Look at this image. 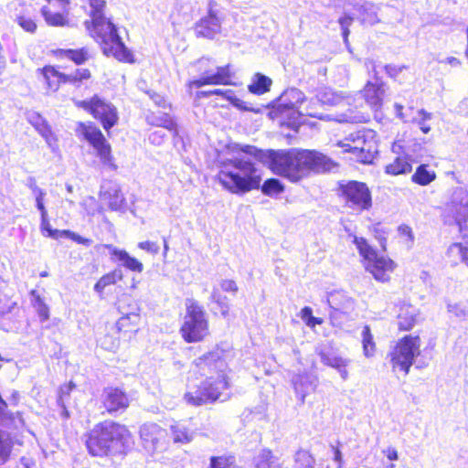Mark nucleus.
<instances>
[{
    "mask_svg": "<svg viewBox=\"0 0 468 468\" xmlns=\"http://www.w3.org/2000/svg\"><path fill=\"white\" fill-rule=\"evenodd\" d=\"M239 151L248 156H235L229 161L226 170L218 175L221 185L232 193H244L258 188L261 172L250 157L255 158L274 175L296 183L310 172H329L337 166L327 155L316 151L299 148L259 149L253 145H240Z\"/></svg>",
    "mask_w": 468,
    "mask_h": 468,
    "instance_id": "f257e3e1",
    "label": "nucleus"
},
{
    "mask_svg": "<svg viewBox=\"0 0 468 468\" xmlns=\"http://www.w3.org/2000/svg\"><path fill=\"white\" fill-rule=\"evenodd\" d=\"M132 442V434L127 427L112 420L95 425L86 439L89 452L100 457L123 453Z\"/></svg>",
    "mask_w": 468,
    "mask_h": 468,
    "instance_id": "f03ea898",
    "label": "nucleus"
},
{
    "mask_svg": "<svg viewBox=\"0 0 468 468\" xmlns=\"http://www.w3.org/2000/svg\"><path fill=\"white\" fill-rule=\"evenodd\" d=\"M84 24L90 35L101 43L104 55L114 57L120 61L133 62L132 52L125 47L111 19L103 16L98 25L89 20Z\"/></svg>",
    "mask_w": 468,
    "mask_h": 468,
    "instance_id": "7ed1b4c3",
    "label": "nucleus"
},
{
    "mask_svg": "<svg viewBox=\"0 0 468 468\" xmlns=\"http://www.w3.org/2000/svg\"><path fill=\"white\" fill-rule=\"evenodd\" d=\"M339 145L350 154L351 160L366 165L373 163L378 153L377 133L369 129L351 133Z\"/></svg>",
    "mask_w": 468,
    "mask_h": 468,
    "instance_id": "20e7f679",
    "label": "nucleus"
},
{
    "mask_svg": "<svg viewBox=\"0 0 468 468\" xmlns=\"http://www.w3.org/2000/svg\"><path fill=\"white\" fill-rule=\"evenodd\" d=\"M228 388L229 383L224 376L218 378L209 376L199 386L188 390L184 399L188 405L195 407L212 403L218 399L224 401L229 398L223 393Z\"/></svg>",
    "mask_w": 468,
    "mask_h": 468,
    "instance_id": "39448f33",
    "label": "nucleus"
},
{
    "mask_svg": "<svg viewBox=\"0 0 468 468\" xmlns=\"http://www.w3.org/2000/svg\"><path fill=\"white\" fill-rule=\"evenodd\" d=\"M420 354L419 336L406 335L401 338L388 354L393 371H402L408 375L415 357Z\"/></svg>",
    "mask_w": 468,
    "mask_h": 468,
    "instance_id": "423d86ee",
    "label": "nucleus"
},
{
    "mask_svg": "<svg viewBox=\"0 0 468 468\" xmlns=\"http://www.w3.org/2000/svg\"><path fill=\"white\" fill-rule=\"evenodd\" d=\"M183 338L188 342L202 340L208 333L207 321L201 306L191 302L186 306V314L181 327Z\"/></svg>",
    "mask_w": 468,
    "mask_h": 468,
    "instance_id": "0eeeda50",
    "label": "nucleus"
},
{
    "mask_svg": "<svg viewBox=\"0 0 468 468\" xmlns=\"http://www.w3.org/2000/svg\"><path fill=\"white\" fill-rule=\"evenodd\" d=\"M285 96H290L295 100V102H285L284 96L282 98V101L277 105L274 113L281 118H287L289 121V124L295 126L300 122V118L302 115H308L311 117H315L319 119H324L323 115L318 114L314 110V106L318 104V99L315 101H311L309 105L303 109V111H299L295 107V103H303L304 95L299 90H292Z\"/></svg>",
    "mask_w": 468,
    "mask_h": 468,
    "instance_id": "6e6552de",
    "label": "nucleus"
},
{
    "mask_svg": "<svg viewBox=\"0 0 468 468\" xmlns=\"http://www.w3.org/2000/svg\"><path fill=\"white\" fill-rule=\"evenodd\" d=\"M76 105L90 112L94 118L99 119L106 131H109L118 122L117 109L97 95L90 100L77 101Z\"/></svg>",
    "mask_w": 468,
    "mask_h": 468,
    "instance_id": "1a4fd4ad",
    "label": "nucleus"
},
{
    "mask_svg": "<svg viewBox=\"0 0 468 468\" xmlns=\"http://www.w3.org/2000/svg\"><path fill=\"white\" fill-rule=\"evenodd\" d=\"M78 132L93 146L103 165L116 168L112 163L111 145L98 127L91 123H80Z\"/></svg>",
    "mask_w": 468,
    "mask_h": 468,
    "instance_id": "9d476101",
    "label": "nucleus"
},
{
    "mask_svg": "<svg viewBox=\"0 0 468 468\" xmlns=\"http://www.w3.org/2000/svg\"><path fill=\"white\" fill-rule=\"evenodd\" d=\"M167 437L166 430L156 423H144L140 428L143 447L151 454L162 452L167 448Z\"/></svg>",
    "mask_w": 468,
    "mask_h": 468,
    "instance_id": "9b49d317",
    "label": "nucleus"
},
{
    "mask_svg": "<svg viewBox=\"0 0 468 468\" xmlns=\"http://www.w3.org/2000/svg\"><path fill=\"white\" fill-rule=\"evenodd\" d=\"M365 66L369 73H372L374 80H368L363 90L366 102L374 112H378L383 102L385 94L384 83L378 77L377 64L373 59H367Z\"/></svg>",
    "mask_w": 468,
    "mask_h": 468,
    "instance_id": "f8f14e48",
    "label": "nucleus"
},
{
    "mask_svg": "<svg viewBox=\"0 0 468 468\" xmlns=\"http://www.w3.org/2000/svg\"><path fill=\"white\" fill-rule=\"evenodd\" d=\"M331 309L329 317L334 326H341L354 311V301L341 292H331L327 298Z\"/></svg>",
    "mask_w": 468,
    "mask_h": 468,
    "instance_id": "ddd939ff",
    "label": "nucleus"
},
{
    "mask_svg": "<svg viewBox=\"0 0 468 468\" xmlns=\"http://www.w3.org/2000/svg\"><path fill=\"white\" fill-rule=\"evenodd\" d=\"M194 365L197 372L202 376L216 373L218 375L217 378L219 376H224L226 378L224 371L227 365L222 358V352L219 350H214L205 354L196 359ZM210 376L214 378L213 375Z\"/></svg>",
    "mask_w": 468,
    "mask_h": 468,
    "instance_id": "4468645a",
    "label": "nucleus"
},
{
    "mask_svg": "<svg viewBox=\"0 0 468 468\" xmlns=\"http://www.w3.org/2000/svg\"><path fill=\"white\" fill-rule=\"evenodd\" d=\"M215 6L216 2L209 0L207 15L197 22L195 27L197 37L212 39L221 32V19L218 17Z\"/></svg>",
    "mask_w": 468,
    "mask_h": 468,
    "instance_id": "2eb2a0df",
    "label": "nucleus"
},
{
    "mask_svg": "<svg viewBox=\"0 0 468 468\" xmlns=\"http://www.w3.org/2000/svg\"><path fill=\"white\" fill-rule=\"evenodd\" d=\"M339 189L346 202L353 205H371V193L365 183L349 181L341 185Z\"/></svg>",
    "mask_w": 468,
    "mask_h": 468,
    "instance_id": "dca6fc26",
    "label": "nucleus"
},
{
    "mask_svg": "<svg viewBox=\"0 0 468 468\" xmlns=\"http://www.w3.org/2000/svg\"><path fill=\"white\" fill-rule=\"evenodd\" d=\"M118 311L121 314L116 324L119 330L126 329L130 324H138L139 306L130 296H123L119 300Z\"/></svg>",
    "mask_w": 468,
    "mask_h": 468,
    "instance_id": "f3484780",
    "label": "nucleus"
},
{
    "mask_svg": "<svg viewBox=\"0 0 468 468\" xmlns=\"http://www.w3.org/2000/svg\"><path fill=\"white\" fill-rule=\"evenodd\" d=\"M395 267L396 264L392 260L378 255L366 264L367 271L372 273L376 280L382 282L389 280Z\"/></svg>",
    "mask_w": 468,
    "mask_h": 468,
    "instance_id": "a211bd4d",
    "label": "nucleus"
},
{
    "mask_svg": "<svg viewBox=\"0 0 468 468\" xmlns=\"http://www.w3.org/2000/svg\"><path fill=\"white\" fill-rule=\"evenodd\" d=\"M101 401L109 413L124 410L129 406L126 394L116 388H107L101 395Z\"/></svg>",
    "mask_w": 468,
    "mask_h": 468,
    "instance_id": "6ab92c4d",
    "label": "nucleus"
},
{
    "mask_svg": "<svg viewBox=\"0 0 468 468\" xmlns=\"http://www.w3.org/2000/svg\"><path fill=\"white\" fill-rule=\"evenodd\" d=\"M231 73L229 65L218 67L216 73L209 74L207 72L198 80L189 82L190 87L200 88L205 85H228L230 84Z\"/></svg>",
    "mask_w": 468,
    "mask_h": 468,
    "instance_id": "aec40b11",
    "label": "nucleus"
},
{
    "mask_svg": "<svg viewBox=\"0 0 468 468\" xmlns=\"http://www.w3.org/2000/svg\"><path fill=\"white\" fill-rule=\"evenodd\" d=\"M318 356L324 365L336 369L343 380H346L348 378L349 375L346 370V367L350 364V360L348 358L339 356L334 352L324 349L318 351Z\"/></svg>",
    "mask_w": 468,
    "mask_h": 468,
    "instance_id": "412c9836",
    "label": "nucleus"
},
{
    "mask_svg": "<svg viewBox=\"0 0 468 468\" xmlns=\"http://www.w3.org/2000/svg\"><path fill=\"white\" fill-rule=\"evenodd\" d=\"M253 464L255 468H282L283 462L270 449L263 448L254 456Z\"/></svg>",
    "mask_w": 468,
    "mask_h": 468,
    "instance_id": "4be33fe9",
    "label": "nucleus"
},
{
    "mask_svg": "<svg viewBox=\"0 0 468 468\" xmlns=\"http://www.w3.org/2000/svg\"><path fill=\"white\" fill-rule=\"evenodd\" d=\"M418 310L410 304H403L398 314V324L400 330H410L416 324Z\"/></svg>",
    "mask_w": 468,
    "mask_h": 468,
    "instance_id": "5701e85b",
    "label": "nucleus"
},
{
    "mask_svg": "<svg viewBox=\"0 0 468 468\" xmlns=\"http://www.w3.org/2000/svg\"><path fill=\"white\" fill-rule=\"evenodd\" d=\"M107 248L111 250L112 255L115 256L118 261L122 262L125 268L136 272L143 271V264L137 259L131 257L126 250H119L112 245H108Z\"/></svg>",
    "mask_w": 468,
    "mask_h": 468,
    "instance_id": "b1692460",
    "label": "nucleus"
},
{
    "mask_svg": "<svg viewBox=\"0 0 468 468\" xmlns=\"http://www.w3.org/2000/svg\"><path fill=\"white\" fill-rule=\"evenodd\" d=\"M452 219L463 239H468V207H452Z\"/></svg>",
    "mask_w": 468,
    "mask_h": 468,
    "instance_id": "393cba45",
    "label": "nucleus"
},
{
    "mask_svg": "<svg viewBox=\"0 0 468 468\" xmlns=\"http://www.w3.org/2000/svg\"><path fill=\"white\" fill-rule=\"evenodd\" d=\"M293 387L296 394L299 396L302 402H304L305 397L310 390L314 389V381L310 380V377L307 374L298 375L293 380Z\"/></svg>",
    "mask_w": 468,
    "mask_h": 468,
    "instance_id": "a878e982",
    "label": "nucleus"
},
{
    "mask_svg": "<svg viewBox=\"0 0 468 468\" xmlns=\"http://www.w3.org/2000/svg\"><path fill=\"white\" fill-rule=\"evenodd\" d=\"M41 213V232L44 236L49 237L55 239L66 237L70 234L69 230H58L53 229L50 226L49 219L48 218V212L45 207H38Z\"/></svg>",
    "mask_w": 468,
    "mask_h": 468,
    "instance_id": "bb28decb",
    "label": "nucleus"
},
{
    "mask_svg": "<svg viewBox=\"0 0 468 468\" xmlns=\"http://www.w3.org/2000/svg\"><path fill=\"white\" fill-rule=\"evenodd\" d=\"M101 197L107 205H122V203L120 190L118 186L112 183H106L101 186Z\"/></svg>",
    "mask_w": 468,
    "mask_h": 468,
    "instance_id": "cd10ccee",
    "label": "nucleus"
},
{
    "mask_svg": "<svg viewBox=\"0 0 468 468\" xmlns=\"http://www.w3.org/2000/svg\"><path fill=\"white\" fill-rule=\"evenodd\" d=\"M171 433L175 443H189L195 437V432L182 423L172 425Z\"/></svg>",
    "mask_w": 468,
    "mask_h": 468,
    "instance_id": "c85d7f7f",
    "label": "nucleus"
},
{
    "mask_svg": "<svg viewBox=\"0 0 468 468\" xmlns=\"http://www.w3.org/2000/svg\"><path fill=\"white\" fill-rule=\"evenodd\" d=\"M37 15L34 10L27 9L17 15L15 21L27 33H35L37 26L36 23Z\"/></svg>",
    "mask_w": 468,
    "mask_h": 468,
    "instance_id": "c756f323",
    "label": "nucleus"
},
{
    "mask_svg": "<svg viewBox=\"0 0 468 468\" xmlns=\"http://www.w3.org/2000/svg\"><path fill=\"white\" fill-rule=\"evenodd\" d=\"M412 166L407 157L398 156L394 161L386 165V173L392 176L408 174L411 171Z\"/></svg>",
    "mask_w": 468,
    "mask_h": 468,
    "instance_id": "7c9ffc66",
    "label": "nucleus"
},
{
    "mask_svg": "<svg viewBox=\"0 0 468 468\" xmlns=\"http://www.w3.org/2000/svg\"><path fill=\"white\" fill-rule=\"evenodd\" d=\"M436 178V174L428 165H420L412 175V181L420 186H427Z\"/></svg>",
    "mask_w": 468,
    "mask_h": 468,
    "instance_id": "2f4dec72",
    "label": "nucleus"
},
{
    "mask_svg": "<svg viewBox=\"0 0 468 468\" xmlns=\"http://www.w3.org/2000/svg\"><path fill=\"white\" fill-rule=\"evenodd\" d=\"M122 271L115 269L112 271L103 275L94 285V291L101 294L107 286L115 284L118 281L122 280Z\"/></svg>",
    "mask_w": 468,
    "mask_h": 468,
    "instance_id": "473e14b6",
    "label": "nucleus"
},
{
    "mask_svg": "<svg viewBox=\"0 0 468 468\" xmlns=\"http://www.w3.org/2000/svg\"><path fill=\"white\" fill-rule=\"evenodd\" d=\"M58 55L60 58H68L78 65L83 64L90 58L89 50L86 48L79 49H59Z\"/></svg>",
    "mask_w": 468,
    "mask_h": 468,
    "instance_id": "72a5a7b5",
    "label": "nucleus"
},
{
    "mask_svg": "<svg viewBox=\"0 0 468 468\" xmlns=\"http://www.w3.org/2000/svg\"><path fill=\"white\" fill-rule=\"evenodd\" d=\"M271 80L261 73L255 74L253 81L249 85V90L253 94H263L270 90Z\"/></svg>",
    "mask_w": 468,
    "mask_h": 468,
    "instance_id": "f704fd0d",
    "label": "nucleus"
},
{
    "mask_svg": "<svg viewBox=\"0 0 468 468\" xmlns=\"http://www.w3.org/2000/svg\"><path fill=\"white\" fill-rule=\"evenodd\" d=\"M43 75L46 80L48 89L56 91L60 83H65L62 80V72L56 70L53 67H45L43 69Z\"/></svg>",
    "mask_w": 468,
    "mask_h": 468,
    "instance_id": "c9c22d12",
    "label": "nucleus"
},
{
    "mask_svg": "<svg viewBox=\"0 0 468 468\" xmlns=\"http://www.w3.org/2000/svg\"><path fill=\"white\" fill-rule=\"evenodd\" d=\"M352 242L356 245L359 251V254L367 261L372 260L376 255V251L371 248L367 241L362 237H356L355 235L350 236Z\"/></svg>",
    "mask_w": 468,
    "mask_h": 468,
    "instance_id": "e433bc0d",
    "label": "nucleus"
},
{
    "mask_svg": "<svg viewBox=\"0 0 468 468\" xmlns=\"http://www.w3.org/2000/svg\"><path fill=\"white\" fill-rule=\"evenodd\" d=\"M42 16L48 25L52 27H63L68 24L67 16L61 13L51 12L47 6L41 9Z\"/></svg>",
    "mask_w": 468,
    "mask_h": 468,
    "instance_id": "4c0bfd02",
    "label": "nucleus"
},
{
    "mask_svg": "<svg viewBox=\"0 0 468 468\" xmlns=\"http://www.w3.org/2000/svg\"><path fill=\"white\" fill-rule=\"evenodd\" d=\"M362 345L365 356L372 357L375 355L376 344L368 325L364 326L362 330Z\"/></svg>",
    "mask_w": 468,
    "mask_h": 468,
    "instance_id": "58836bf2",
    "label": "nucleus"
},
{
    "mask_svg": "<svg viewBox=\"0 0 468 468\" xmlns=\"http://www.w3.org/2000/svg\"><path fill=\"white\" fill-rule=\"evenodd\" d=\"M13 442L10 437L0 431V466L5 464L10 457Z\"/></svg>",
    "mask_w": 468,
    "mask_h": 468,
    "instance_id": "ea45409f",
    "label": "nucleus"
},
{
    "mask_svg": "<svg viewBox=\"0 0 468 468\" xmlns=\"http://www.w3.org/2000/svg\"><path fill=\"white\" fill-rule=\"evenodd\" d=\"M33 297V306L36 309L41 322H45L49 318V308L44 300L37 293L36 291L31 292Z\"/></svg>",
    "mask_w": 468,
    "mask_h": 468,
    "instance_id": "a19ab883",
    "label": "nucleus"
},
{
    "mask_svg": "<svg viewBox=\"0 0 468 468\" xmlns=\"http://www.w3.org/2000/svg\"><path fill=\"white\" fill-rule=\"evenodd\" d=\"M90 7V20L95 21L98 25L100 21H101L104 16V9L106 7V2L104 0H88Z\"/></svg>",
    "mask_w": 468,
    "mask_h": 468,
    "instance_id": "79ce46f5",
    "label": "nucleus"
},
{
    "mask_svg": "<svg viewBox=\"0 0 468 468\" xmlns=\"http://www.w3.org/2000/svg\"><path fill=\"white\" fill-rule=\"evenodd\" d=\"M294 462L297 468H314L315 459L304 450H299L294 455Z\"/></svg>",
    "mask_w": 468,
    "mask_h": 468,
    "instance_id": "37998d69",
    "label": "nucleus"
},
{
    "mask_svg": "<svg viewBox=\"0 0 468 468\" xmlns=\"http://www.w3.org/2000/svg\"><path fill=\"white\" fill-rule=\"evenodd\" d=\"M90 78V72L88 69H78L74 72L66 74L63 73L62 80L66 83L79 84L85 80Z\"/></svg>",
    "mask_w": 468,
    "mask_h": 468,
    "instance_id": "c03bdc74",
    "label": "nucleus"
},
{
    "mask_svg": "<svg viewBox=\"0 0 468 468\" xmlns=\"http://www.w3.org/2000/svg\"><path fill=\"white\" fill-rule=\"evenodd\" d=\"M432 114L426 112L424 109L418 111V116L412 119V122L416 123L423 133H428L431 131V126L427 123L431 120Z\"/></svg>",
    "mask_w": 468,
    "mask_h": 468,
    "instance_id": "a18cd8bd",
    "label": "nucleus"
},
{
    "mask_svg": "<svg viewBox=\"0 0 468 468\" xmlns=\"http://www.w3.org/2000/svg\"><path fill=\"white\" fill-rule=\"evenodd\" d=\"M261 190L265 195H277L283 191V185L279 179L271 178L263 183Z\"/></svg>",
    "mask_w": 468,
    "mask_h": 468,
    "instance_id": "49530a36",
    "label": "nucleus"
},
{
    "mask_svg": "<svg viewBox=\"0 0 468 468\" xmlns=\"http://www.w3.org/2000/svg\"><path fill=\"white\" fill-rule=\"evenodd\" d=\"M466 246L463 245L460 242L452 243L447 250V256L453 261L454 264H457L459 261L462 262L463 252Z\"/></svg>",
    "mask_w": 468,
    "mask_h": 468,
    "instance_id": "de8ad7c7",
    "label": "nucleus"
},
{
    "mask_svg": "<svg viewBox=\"0 0 468 468\" xmlns=\"http://www.w3.org/2000/svg\"><path fill=\"white\" fill-rule=\"evenodd\" d=\"M29 122L36 127L43 135L48 132V124L43 117L37 112H29L27 115Z\"/></svg>",
    "mask_w": 468,
    "mask_h": 468,
    "instance_id": "09e8293b",
    "label": "nucleus"
},
{
    "mask_svg": "<svg viewBox=\"0 0 468 468\" xmlns=\"http://www.w3.org/2000/svg\"><path fill=\"white\" fill-rule=\"evenodd\" d=\"M398 231L407 249H410L414 243V235L412 229L407 225H400L398 228Z\"/></svg>",
    "mask_w": 468,
    "mask_h": 468,
    "instance_id": "8fccbe9b",
    "label": "nucleus"
},
{
    "mask_svg": "<svg viewBox=\"0 0 468 468\" xmlns=\"http://www.w3.org/2000/svg\"><path fill=\"white\" fill-rule=\"evenodd\" d=\"M234 107L246 111V112H259V109H255L252 106L249 105L248 102L242 101L241 99L238 98L234 92H231V96L229 97L228 100Z\"/></svg>",
    "mask_w": 468,
    "mask_h": 468,
    "instance_id": "3c124183",
    "label": "nucleus"
},
{
    "mask_svg": "<svg viewBox=\"0 0 468 468\" xmlns=\"http://www.w3.org/2000/svg\"><path fill=\"white\" fill-rule=\"evenodd\" d=\"M14 304L6 294L0 292V317L10 313Z\"/></svg>",
    "mask_w": 468,
    "mask_h": 468,
    "instance_id": "603ef678",
    "label": "nucleus"
},
{
    "mask_svg": "<svg viewBox=\"0 0 468 468\" xmlns=\"http://www.w3.org/2000/svg\"><path fill=\"white\" fill-rule=\"evenodd\" d=\"M28 186L30 187L33 195L36 197V205H43V197L45 195V192L37 186L36 180L34 178L31 177L28 179Z\"/></svg>",
    "mask_w": 468,
    "mask_h": 468,
    "instance_id": "864d4df0",
    "label": "nucleus"
},
{
    "mask_svg": "<svg viewBox=\"0 0 468 468\" xmlns=\"http://www.w3.org/2000/svg\"><path fill=\"white\" fill-rule=\"evenodd\" d=\"M231 92H232L231 90L215 89V90H211L199 91V92H197V96L198 98H201V97H209L212 95H219V96H222V97L226 98L227 100H229V97L231 96Z\"/></svg>",
    "mask_w": 468,
    "mask_h": 468,
    "instance_id": "5fc2aeb1",
    "label": "nucleus"
},
{
    "mask_svg": "<svg viewBox=\"0 0 468 468\" xmlns=\"http://www.w3.org/2000/svg\"><path fill=\"white\" fill-rule=\"evenodd\" d=\"M318 101L322 103L334 105L339 101V97L332 91H324L319 95Z\"/></svg>",
    "mask_w": 468,
    "mask_h": 468,
    "instance_id": "6e6d98bb",
    "label": "nucleus"
},
{
    "mask_svg": "<svg viewBox=\"0 0 468 468\" xmlns=\"http://www.w3.org/2000/svg\"><path fill=\"white\" fill-rule=\"evenodd\" d=\"M351 23H352V18L348 16H345L339 18V24L341 26L342 35H343V38H344V41L346 44H347V37L349 35L348 27L351 25Z\"/></svg>",
    "mask_w": 468,
    "mask_h": 468,
    "instance_id": "4d7b16f0",
    "label": "nucleus"
},
{
    "mask_svg": "<svg viewBox=\"0 0 468 468\" xmlns=\"http://www.w3.org/2000/svg\"><path fill=\"white\" fill-rule=\"evenodd\" d=\"M210 298H211L212 302H214L221 306V312L223 314H226L228 313V306L224 305V303H223V301L226 298L221 296V294L218 292V289L213 290Z\"/></svg>",
    "mask_w": 468,
    "mask_h": 468,
    "instance_id": "13d9d810",
    "label": "nucleus"
},
{
    "mask_svg": "<svg viewBox=\"0 0 468 468\" xmlns=\"http://www.w3.org/2000/svg\"><path fill=\"white\" fill-rule=\"evenodd\" d=\"M150 99L154 102L155 105L166 109L168 107L166 101L164 96L154 92V91H147Z\"/></svg>",
    "mask_w": 468,
    "mask_h": 468,
    "instance_id": "bf43d9fd",
    "label": "nucleus"
},
{
    "mask_svg": "<svg viewBox=\"0 0 468 468\" xmlns=\"http://www.w3.org/2000/svg\"><path fill=\"white\" fill-rule=\"evenodd\" d=\"M141 250H146L152 254H156L159 251V246L156 242L153 241H143L138 244Z\"/></svg>",
    "mask_w": 468,
    "mask_h": 468,
    "instance_id": "052dcab7",
    "label": "nucleus"
},
{
    "mask_svg": "<svg viewBox=\"0 0 468 468\" xmlns=\"http://www.w3.org/2000/svg\"><path fill=\"white\" fill-rule=\"evenodd\" d=\"M209 468H229L228 459L224 457H211Z\"/></svg>",
    "mask_w": 468,
    "mask_h": 468,
    "instance_id": "680f3d73",
    "label": "nucleus"
},
{
    "mask_svg": "<svg viewBox=\"0 0 468 468\" xmlns=\"http://www.w3.org/2000/svg\"><path fill=\"white\" fill-rule=\"evenodd\" d=\"M221 289L226 292H236L238 291V286L236 282L232 280H223L220 283Z\"/></svg>",
    "mask_w": 468,
    "mask_h": 468,
    "instance_id": "e2e57ef3",
    "label": "nucleus"
},
{
    "mask_svg": "<svg viewBox=\"0 0 468 468\" xmlns=\"http://www.w3.org/2000/svg\"><path fill=\"white\" fill-rule=\"evenodd\" d=\"M164 139L162 131H155L149 135V140L154 144H161Z\"/></svg>",
    "mask_w": 468,
    "mask_h": 468,
    "instance_id": "0e129e2a",
    "label": "nucleus"
},
{
    "mask_svg": "<svg viewBox=\"0 0 468 468\" xmlns=\"http://www.w3.org/2000/svg\"><path fill=\"white\" fill-rule=\"evenodd\" d=\"M75 387V385L70 382L68 386H64L60 388V394H59V397L58 399V402H62L64 401V398L66 396H69V392L72 390V388Z\"/></svg>",
    "mask_w": 468,
    "mask_h": 468,
    "instance_id": "69168bd1",
    "label": "nucleus"
},
{
    "mask_svg": "<svg viewBox=\"0 0 468 468\" xmlns=\"http://www.w3.org/2000/svg\"><path fill=\"white\" fill-rule=\"evenodd\" d=\"M438 61L441 64H448L452 68H456L461 65V61L457 58H454V57H447L445 58L439 59Z\"/></svg>",
    "mask_w": 468,
    "mask_h": 468,
    "instance_id": "338daca9",
    "label": "nucleus"
},
{
    "mask_svg": "<svg viewBox=\"0 0 468 468\" xmlns=\"http://www.w3.org/2000/svg\"><path fill=\"white\" fill-rule=\"evenodd\" d=\"M448 310L449 312L453 313L458 317H464L466 315L465 310L460 308L457 305H449Z\"/></svg>",
    "mask_w": 468,
    "mask_h": 468,
    "instance_id": "774afa93",
    "label": "nucleus"
}]
</instances>
